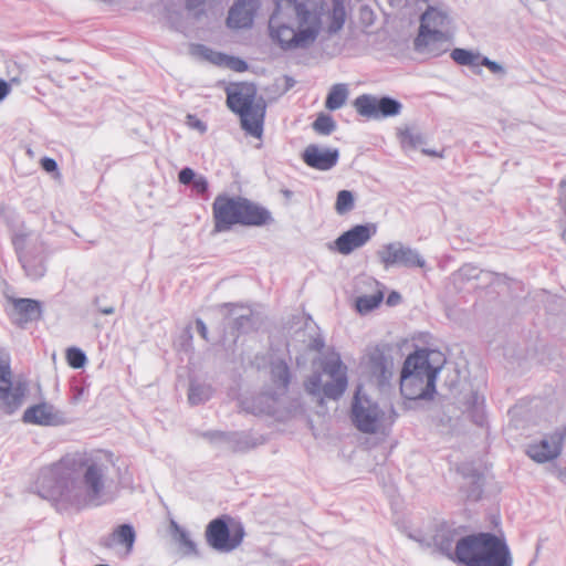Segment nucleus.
<instances>
[{
    "label": "nucleus",
    "instance_id": "1",
    "mask_svg": "<svg viewBox=\"0 0 566 566\" xmlns=\"http://www.w3.org/2000/svg\"><path fill=\"white\" fill-rule=\"evenodd\" d=\"M114 467V454L107 451L69 454L41 471L38 493L59 510L101 506L116 497L109 475Z\"/></svg>",
    "mask_w": 566,
    "mask_h": 566
},
{
    "label": "nucleus",
    "instance_id": "2",
    "mask_svg": "<svg viewBox=\"0 0 566 566\" xmlns=\"http://www.w3.org/2000/svg\"><path fill=\"white\" fill-rule=\"evenodd\" d=\"M348 0H274L269 18L271 41L283 51L307 50L318 39L326 15L329 34L340 31L346 20Z\"/></svg>",
    "mask_w": 566,
    "mask_h": 566
},
{
    "label": "nucleus",
    "instance_id": "3",
    "mask_svg": "<svg viewBox=\"0 0 566 566\" xmlns=\"http://www.w3.org/2000/svg\"><path fill=\"white\" fill-rule=\"evenodd\" d=\"M443 364L444 357L439 350L422 348L410 354L400 375L401 395L409 400L431 399Z\"/></svg>",
    "mask_w": 566,
    "mask_h": 566
},
{
    "label": "nucleus",
    "instance_id": "4",
    "mask_svg": "<svg viewBox=\"0 0 566 566\" xmlns=\"http://www.w3.org/2000/svg\"><path fill=\"white\" fill-rule=\"evenodd\" d=\"M457 562L465 566H512L513 558L503 536L479 533L464 536L455 547Z\"/></svg>",
    "mask_w": 566,
    "mask_h": 566
},
{
    "label": "nucleus",
    "instance_id": "5",
    "mask_svg": "<svg viewBox=\"0 0 566 566\" xmlns=\"http://www.w3.org/2000/svg\"><path fill=\"white\" fill-rule=\"evenodd\" d=\"M214 230L228 231L234 224L262 226L270 219V212L245 198L219 195L213 201Z\"/></svg>",
    "mask_w": 566,
    "mask_h": 566
},
{
    "label": "nucleus",
    "instance_id": "6",
    "mask_svg": "<svg viewBox=\"0 0 566 566\" xmlns=\"http://www.w3.org/2000/svg\"><path fill=\"white\" fill-rule=\"evenodd\" d=\"M323 373L328 379L323 381L321 374H314L305 382L306 391L311 395H323L331 399L339 398L347 388V367L337 353H328L323 361Z\"/></svg>",
    "mask_w": 566,
    "mask_h": 566
},
{
    "label": "nucleus",
    "instance_id": "7",
    "mask_svg": "<svg viewBox=\"0 0 566 566\" xmlns=\"http://www.w3.org/2000/svg\"><path fill=\"white\" fill-rule=\"evenodd\" d=\"M449 24V12L444 8L428 7L421 15L420 30L416 39V46L440 43L442 48L439 50L433 49V52H447L449 50V38L444 30Z\"/></svg>",
    "mask_w": 566,
    "mask_h": 566
},
{
    "label": "nucleus",
    "instance_id": "8",
    "mask_svg": "<svg viewBox=\"0 0 566 566\" xmlns=\"http://www.w3.org/2000/svg\"><path fill=\"white\" fill-rule=\"evenodd\" d=\"M352 415L357 429L365 433H376L390 427L397 416L391 407L382 410L377 403L358 396L355 397Z\"/></svg>",
    "mask_w": 566,
    "mask_h": 566
},
{
    "label": "nucleus",
    "instance_id": "9",
    "mask_svg": "<svg viewBox=\"0 0 566 566\" xmlns=\"http://www.w3.org/2000/svg\"><path fill=\"white\" fill-rule=\"evenodd\" d=\"M271 379L274 390L251 400H242L241 405L244 410L254 415L271 413L274 410V397L284 394L290 382L289 367L283 360L271 364Z\"/></svg>",
    "mask_w": 566,
    "mask_h": 566
},
{
    "label": "nucleus",
    "instance_id": "10",
    "mask_svg": "<svg viewBox=\"0 0 566 566\" xmlns=\"http://www.w3.org/2000/svg\"><path fill=\"white\" fill-rule=\"evenodd\" d=\"M376 255L385 269L392 266L422 269L426 266V260L419 251L403 244L401 241H394L381 245Z\"/></svg>",
    "mask_w": 566,
    "mask_h": 566
},
{
    "label": "nucleus",
    "instance_id": "11",
    "mask_svg": "<svg viewBox=\"0 0 566 566\" xmlns=\"http://www.w3.org/2000/svg\"><path fill=\"white\" fill-rule=\"evenodd\" d=\"M244 537V530L239 524L230 530L222 518L212 520L206 531L208 544L216 551L230 553L240 546Z\"/></svg>",
    "mask_w": 566,
    "mask_h": 566
},
{
    "label": "nucleus",
    "instance_id": "12",
    "mask_svg": "<svg viewBox=\"0 0 566 566\" xmlns=\"http://www.w3.org/2000/svg\"><path fill=\"white\" fill-rule=\"evenodd\" d=\"M355 107L361 116L380 119L399 115L402 104L389 96L378 98L373 95H361L355 99Z\"/></svg>",
    "mask_w": 566,
    "mask_h": 566
},
{
    "label": "nucleus",
    "instance_id": "13",
    "mask_svg": "<svg viewBox=\"0 0 566 566\" xmlns=\"http://www.w3.org/2000/svg\"><path fill=\"white\" fill-rule=\"evenodd\" d=\"M376 232L377 226L375 223L354 226L334 241V249L343 255H348L356 249L364 247Z\"/></svg>",
    "mask_w": 566,
    "mask_h": 566
},
{
    "label": "nucleus",
    "instance_id": "14",
    "mask_svg": "<svg viewBox=\"0 0 566 566\" xmlns=\"http://www.w3.org/2000/svg\"><path fill=\"white\" fill-rule=\"evenodd\" d=\"M566 438V427L556 431L549 437H545L539 442L527 447V454L538 463H545L556 459L562 451L563 441Z\"/></svg>",
    "mask_w": 566,
    "mask_h": 566
},
{
    "label": "nucleus",
    "instance_id": "15",
    "mask_svg": "<svg viewBox=\"0 0 566 566\" xmlns=\"http://www.w3.org/2000/svg\"><path fill=\"white\" fill-rule=\"evenodd\" d=\"M136 541V533L130 524H122L117 526L111 534L101 539V545L116 549L117 554L122 557H127L132 554Z\"/></svg>",
    "mask_w": 566,
    "mask_h": 566
},
{
    "label": "nucleus",
    "instance_id": "16",
    "mask_svg": "<svg viewBox=\"0 0 566 566\" xmlns=\"http://www.w3.org/2000/svg\"><path fill=\"white\" fill-rule=\"evenodd\" d=\"M302 158L308 167L326 171L336 166L339 151L336 148H324L312 144L305 148Z\"/></svg>",
    "mask_w": 566,
    "mask_h": 566
},
{
    "label": "nucleus",
    "instance_id": "17",
    "mask_svg": "<svg viewBox=\"0 0 566 566\" xmlns=\"http://www.w3.org/2000/svg\"><path fill=\"white\" fill-rule=\"evenodd\" d=\"M260 7L259 0H237L229 10L227 24L231 29H245L253 24Z\"/></svg>",
    "mask_w": 566,
    "mask_h": 566
},
{
    "label": "nucleus",
    "instance_id": "18",
    "mask_svg": "<svg viewBox=\"0 0 566 566\" xmlns=\"http://www.w3.org/2000/svg\"><path fill=\"white\" fill-rule=\"evenodd\" d=\"M19 260L30 279L39 280L44 276L46 272L45 249L42 243L21 252Z\"/></svg>",
    "mask_w": 566,
    "mask_h": 566
},
{
    "label": "nucleus",
    "instance_id": "19",
    "mask_svg": "<svg viewBox=\"0 0 566 566\" xmlns=\"http://www.w3.org/2000/svg\"><path fill=\"white\" fill-rule=\"evenodd\" d=\"M366 368L379 386H385L392 377V361L379 349L368 354Z\"/></svg>",
    "mask_w": 566,
    "mask_h": 566
},
{
    "label": "nucleus",
    "instance_id": "20",
    "mask_svg": "<svg viewBox=\"0 0 566 566\" xmlns=\"http://www.w3.org/2000/svg\"><path fill=\"white\" fill-rule=\"evenodd\" d=\"M460 537L459 532L450 526L442 525L440 526L434 535L432 536V543H428V545H433L441 554L447 556L451 560H457L455 556V547L458 542L462 539Z\"/></svg>",
    "mask_w": 566,
    "mask_h": 566
},
{
    "label": "nucleus",
    "instance_id": "21",
    "mask_svg": "<svg viewBox=\"0 0 566 566\" xmlns=\"http://www.w3.org/2000/svg\"><path fill=\"white\" fill-rule=\"evenodd\" d=\"M191 52L216 65L226 66L235 72H244L248 70V64L245 61L239 57L229 56L219 52H214L211 49L201 44L192 46Z\"/></svg>",
    "mask_w": 566,
    "mask_h": 566
},
{
    "label": "nucleus",
    "instance_id": "22",
    "mask_svg": "<svg viewBox=\"0 0 566 566\" xmlns=\"http://www.w3.org/2000/svg\"><path fill=\"white\" fill-rule=\"evenodd\" d=\"M227 104L237 114L247 112L258 104L255 103V90L249 85L238 86L228 92Z\"/></svg>",
    "mask_w": 566,
    "mask_h": 566
},
{
    "label": "nucleus",
    "instance_id": "23",
    "mask_svg": "<svg viewBox=\"0 0 566 566\" xmlns=\"http://www.w3.org/2000/svg\"><path fill=\"white\" fill-rule=\"evenodd\" d=\"M23 421L40 426H55L59 423V415L51 405L40 403L24 411Z\"/></svg>",
    "mask_w": 566,
    "mask_h": 566
},
{
    "label": "nucleus",
    "instance_id": "24",
    "mask_svg": "<svg viewBox=\"0 0 566 566\" xmlns=\"http://www.w3.org/2000/svg\"><path fill=\"white\" fill-rule=\"evenodd\" d=\"M265 107L262 104H256L254 107L243 112L240 115L241 126L247 134L261 138L263 134Z\"/></svg>",
    "mask_w": 566,
    "mask_h": 566
},
{
    "label": "nucleus",
    "instance_id": "25",
    "mask_svg": "<svg viewBox=\"0 0 566 566\" xmlns=\"http://www.w3.org/2000/svg\"><path fill=\"white\" fill-rule=\"evenodd\" d=\"M13 307L17 316L14 319L21 326L38 321L42 314L40 302L31 298H17L13 301Z\"/></svg>",
    "mask_w": 566,
    "mask_h": 566
},
{
    "label": "nucleus",
    "instance_id": "26",
    "mask_svg": "<svg viewBox=\"0 0 566 566\" xmlns=\"http://www.w3.org/2000/svg\"><path fill=\"white\" fill-rule=\"evenodd\" d=\"M170 530L174 541L179 545L182 556H198L197 544L191 538L189 532L178 525L177 522H170Z\"/></svg>",
    "mask_w": 566,
    "mask_h": 566
},
{
    "label": "nucleus",
    "instance_id": "27",
    "mask_svg": "<svg viewBox=\"0 0 566 566\" xmlns=\"http://www.w3.org/2000/svg\"><path fill=\"white\" fill-rule=\"evenodd\" d=\"M0 395V405L6 413H13L23 401L24 388L21 385L4 387Z\"/></svg>",
    "mask_w": 566,
    "mask_h": 566
},
{
    "label": "nucleus",
    "instance_id": "28",
    "mask_svg": "<svg viewBox=\"0 0 566 566\" xmlns=\"http://www.w3.org/2000/svg\"><path fill=\"white\" fill-rule=\"evenodd\" d=\"M348 88L346 84H334L326 97L325 107L331 111L340 108L347 101Z\"/></svg>",
    "mask_w": 566,
    "mask_h": 566
},
{
    "label": "nucleus",
    "instance_id": "29",
    "mask_svg": "<svg viewBox=\"0 0 566 566\" xmlns=\"http://www.w3.org/2000/svg\"><path fill=\"white\" fill-rule=\"evenodd\" d=\"M212 387L208 384L191 381L188 391V400L192 406L203 403L212 397Z\"/></svg>",
    "mask_w": 566,
    "mask_h": 566
},
{
    "label": "nucleus",
    "instance_id": "30",
    "mask_svg": "<svg viewBox=\"0 0 566 566\" xmlns=\"http://www.w3.org/2000/svg\"><path fill=\"white\" fill-rule=\"evenodd\" d=\"M397 135L402 148L405 149H416L424 143L422 134L410 127L399 128Z\"/></svg>",
    "mask_w": 566,
    "mask_h": 566
},
{
    "label": "nucleus",
    "instance_id": "31",
    "mask_svg": "<svg viewBox=\"0 0 566 566\" xmlns=\"http://www.w3.org/2000/svg\"><path fill=\"white\" fill-rule=\"evenodd\" d=\"M382 298H384V295L381 292H377L371 295L359 296L356 300L357 311L361 314H366V313L373 311L374 308L378 307V305L381 303Z\"/></svg>",
    "mask_w": 566,
    "mask_h": 566
},
{
    "label": "nucleus",
    "instance_id": "32",
    "mask_svg": "<svg viewBox=\"0 0 566 566\" xmlns=\"http://www.w3.org/2000/svg\"><path fill=\"white\" fill-rule=\"evenodd\" d=\"M355 207V199L349 190H340L337 193L335 210L338 214H345L352 211Z\"/></svg>",
    "mask_w": 566,
    "mask_h": 566
},
{
    "label": "nucleus",
    "instance_id": "33",
    "mask_svg": "<svg viewBox=\"0 0 566 566\" xmlns=\"http://www.w3.org/2000/svg\"><path fill=\"white\" fill-rule=\"evenodd\" d=\"M336 128L335 120L325 114H321L313 123V129L319 135H329Z\"/></svg>",
    "mask_w": 566,
    "mask_h": 566
},
{
    "label": "nucleus",
    "instance_id": "34",
    "mask_svg": "<svg viewBox=\"0 0 566 566\" xmlns=\"http://www.w3.org/2000/svg\"><path fill=\"white\" fill-rule=\"evenodd\" d=\"M67 364L75 369L83 368L87 361L85 353L77 347H70L66 350Z\"/></svg>",
    "mask_w": 566,
    "mask_h": 566
},
{
    "label": "nucleus",
    "instance_id": "35",
    "mask_svg": "<svg viewBox=\"0 0 566 566\" xmlns=\"http://www.w3.org/2000/svg\"><path fill=\"white\" fill-rule=\"evenodd\" d=\"M451 57L460 65H472L479 59V55L464 49H454L451 52Z\"/></svg>",
    "mask_w": 566,
    "mask_h": 566
},
{
    "label": "nucleus",
    "instance_id": "36",
    "mask_svg": "<svg viewBox=\"0 0 566 566\" xmlns=\"http://www.w3.org/2000/svg\"><path fill=\"white\" fill-rule=\"evenodd\" d=\"M201 437L209 440L210 442H227L230 443L233 440V434H228L222 431H206L201 433Z\"/></svg>",
    "mask_w": 566,
    "mask_h": 566
},
{
    "label": "nucleus",
    "instance_id": "37",
    "mask_svg": "<svg viewBox=\"0 0 566 566\" xmlns=\"http://www.w3.org/2000/svg\"><path fill=\"white\" fill-rule=\"evenodd\" d=\"M12 386L11 370L7 361H0V394L3 392L4 387Z\"/></svg>",
    "mask_w": 566,
    "mask_h": 566
},
{
    "label": "nucleus",
    "instance_id": "38",
    "mask_svg": "<svg viewBox=\"0 0 566 566\" xmlns=\"http://www.w3.org/2000/svg\"><path fill=\"white\" fill-rule=\"evenodd\" d=\"M481 65L488 67L493 74H499V75L505 74L504 67L500 63L492 61L489 57H485V56L482 57Z\"/></svg>",
    "mask_w": 566,
    "mask_h": 566
},
{
    "label": "nucleus",
    "instance_id": "39",
    "mask_svg": "<svg viewBox=\"0 0 566 566\" xmlns=\"http://www.w3.org/2000/svg\"><path fill=\"white\" fill-rule=\"evenodd\" d=\"M197 176L198 175H196V172L191 168L186 167L180 170L178 178L182 185H189L192 184Z\"/></svg>",
    "mask_w": 566,
    "mask_h": 566
},
{
    "label": "nucleus",
    "instance_id": "40",
    "mask_svg": "<svg viewBox=\"0 0 566 566\" xmlns=\"http://www.w3.org/2000/svg\"><path fill=\"white\" fill-rule=\"evenodd\" d=\"M192 187L198 193H205L208 190V181L203 176L198 175L192 181Z\"/></svg>",
    "mask_w": 566,
    "mask_h": 566
},
{
    "label": "nucleus",
    "instance_id": "41",
    "mask_svg": "<svg viewBox=\"0 0 566 566\" xmlns=\"http://www.w3.org/2000/svg\"><path fill=\"white\" fill-rule=\"evenodd\" d=\"M251 317L249 314H240L234 318V325L238 329L247 331L250 325Z\"/></svg>",
    "mask_w": 566,
    "mask_h": 566
},
{
    "label": "nucleus",
    "instance_id": "42",
    "mask_svg": "<svg viewBox=\"0 0 566 566\" xmlns=\"http://www.w3.org/2000/svg\"><path fill=\"white\" fill-rule=\"evenodd\" d=\"M442 45L440 43H434L433 45H421V46H417V49L421 52H426L432 56H439L440 54H442L443 52H439V53H434L433 52V49L434 50H439L441 49Z\"/></svg>",
    "mask_w": 566,
    "mask_h": 566
},
{
    "label": "nucleus",
    "instance_id": "43",
    "mask_svg": "<svg viewBox=\"0 0 566 566\" xmlns=\"http://www.w3.org/2000/svg\"><path fill=\"white\" fill-rule=\"evenodd\" d=\"M42 168L48 172H53L57 169V164L54 159L45 157L41 161Z\"/></svg>",
    "mask_w": 566,
    "mask_h": 566
},
{
    "label": "nucleus",
    "instance_id": "44",
    "mask_svg": "<svg viewBox=\"0 0 566 566\" xmlns=\"http://www.w3.org/2000/svg\"><path fill=\"white\" fill-rule=\"evenodd\" d=\"M188 123L191 127L200 130L201 133L206 132L207 129L206 125L195 116H188Z\"/></svg>",
    "mask_w": 566,
    "mask_h": 566
},
{
    "label": "nucleus",
    "instance_id": "45",
    "mask_svg": "<svg viewBox=\"0 0 566 566\" xmlns=\"http://www.w3.org/2000/svg\"><path fill=\"white\" fill-rule=\"evenodd\" d=\"M10 84L3 80H0V102H2L10 93Z\"/></svg>",
    "mask_w": 566,
    "mask_h": 566
},
{
    "label": "nucleus",
    "instance_id": "46",
    "mask_svg": "<svg viewBox=\"0 0 566 566\" xmlns=\"http://www.w3.org/2000/svg\"><path fill=\"white\" fill-rule=\"evenodd\" d=\"M196 326H197V331L198 333L200 334V336L203 338V339H207V336H208V328L205 324V322L200 318H198L196 321Z\"/></svg>",
    "mask_w": 566,
    "mask_h": 566
},
{
    "label": "nucleus",
    "instance_id": "47",
    "mask_svg": "<svg viewBox=\"0 0 566 566\" xmlns=\"http://www.w3.org/2000/svg\"><path fill=\"white\" fill-rule=\"evenodd\" d=\"M476 269L474 266H471V265H465L461 269V273L463 275H467L469 277H476Z\"/></svg>",
    "mask_w": 566,
    "mask_h": 566
},
{
    "label": "nucleus",
    "instance_id": "48",
    "mask_svg": "<svg viewBox=\"0 0 566 566\" xmlns=\"http://www.w3.org/2000/svg\"><path fill=\"white\" fill-rule=\"evenodd\" d=\"M323 347H324V342L319 337L314 338L313 342L310 344V348L314 349V350H321Z\"/></svg>",
    "mask_w": 566,
    "mask_h": 566
},
{
    "label": "nucleus",
    "instance_id": "49",
    "mask_svg": "<svg viewBox=\"0 0 566 566\" xmlns=\"http://www.w3.org/2000/svg\"><path fill=\"white\" fill-rule=\"evenodd\" d=\"M99 312L104 315H112V314H114L115 308H114V306H106V307L99 308Z\"/></svg>",
    "mask_w": 566,
    "mask_h": 566
},
{
    "label": "nucleus",
    "instance_id": "50",
    "mask_svg": "<svg viewBox=\"0 0 566 566\" xmlns=\"http://www.w3.org/2000/svg\"><path fill=\"white\" fill-rule=\"evenodd\" d=\"M422 153H423V154H426V155H429V156H438V157H441V155H440V154H438V153H437V151H434V150L423 149V150H422Z\"/></svg>",
    "mask_w": 566,
    "mask_h": 566
},
{
    "label": "nucleus",
    "instance_id": "51",
    "mask_svg": "<svg viewBox=\"0 0 566 566\" xmlns=\"http://www.w3.org/2000/svg\"><path fill=\"white\" fill-rule=\"evenodd\" d=\"M10 83H12V84H19V83H21V78H20V77H12V78L10 80Z\"/></svg>",
    "mask_w": 566,
    "mask_h": 566
},
{
    "label": "nucleus",
    "instance_id": "52",
    "mask_svg": "<svg viewBox=\"0 0 566 566\" xmlns=\"http://www.w3.org/2000/svg\"><path fill=\"white\" fill-rule=\"evenodd\" d=\"M392 297H399V295H397V294H391V295L388 297V303L394 304Z\"/></svg>",
    "mask_w": 566,
    "mask_h": 566
},
{
    "label": "nucleus",
    "instance_id": "53",
    "mask_svg": "<svg viewBox=\"0 0 566 566\" xmlns=\"http://www.w3.org/2000/svg\"><path fill=\"white\" fill-rule=\"evenodd\" d=\"M562 237H563V240L566 242V229L563 231Z\"/></svg>",
    "mask_w": 566,
    "mask_h": 566
}]
</instances>
